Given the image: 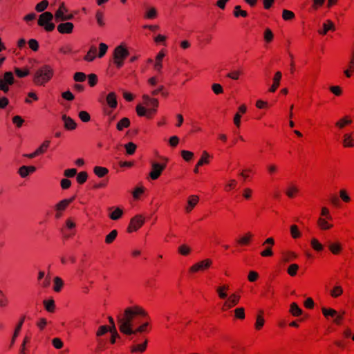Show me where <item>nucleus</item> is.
Here are the masks:
<instances>
[{"label":"nucleus","instance_id":"f257e3e1","mask_svg":"<svg viewBox=\"0 0 354 354\" xmlns=\"http://www.w3.org/2000/svg\"><path fill=\"white\" fill-rule=\"evenodd\" d=\"M148 317L147 312L140 306H133L127 308L122 314L118 316V325L120 331L127 335H133V330Z\"/></svg>","mask_w":354,"mask_h":354},{"label":"nucleus","instance_id":"f03ea898","mask_svg":"<svg viewBox=\"0 0 354 354\" xmlns=\"http://www.w3.org/2000/svg\"><path fill=\"white\" fill-rule=\"evenodd\" d=\"M54 71L51 66L45 64L39 68L33 77V82L37 86H45L53 77Z\"/></svg>","mask_w":354,"mask_h":354},{"label":"nucleus","instance_id":"7ed1b4c3","mask_svg":"<svg viewBox=\"0 0 354 354\" xmlns=\"http://www.w3.org/2000/svg\"><path fill=\"white\" fill-rule=\"evenodd\" d=\"M129 52L124 44L118 46L113 51V63L118 68L124 65V59L129 56Z\"/></svg>","mask_w":354,"mask_h":354},{"label":"nucleus","instance_id":"20e7f679","mask_svg":"<svg viewBox=\"0 0 354 354\" xmlns=\"http://www.w3.org/2000/svg\"><path fill=\"white\" fill-rule=\"evenodd\" d=\"M53 15L50 12H45L39 17L37 24L39 26L44 27L46 31L51 32L55 29V24L51 22Z\"/></svg>","mask_w":354,"mask_h":354},{"label":"nucleus","instance_id":"39448f33","mask_svg":"<svg viewBox=\"0 0 354 354\" xmlns=\"http://www.w3.org/2000/svg\"><path fill=\"white\" fill-rule=\"evenodd\" d=\"M15 83L14 75L11 71L4 73L3 77L0 79V90L6 93L9 91L10 86Z\"/></svg>","mask_w":354,"mask_h":354},{"label":"nucleus","instance_id":"423d86ee","mask_svg":"<svg viewBox=\"0 0 354 354\" xmlns=\"http://www.w3.org/2000/svg\"><path fill=\"white\" fill-rule=\"evenodd\" d=\"M165 162L158 163L156 162H151V169L149 174V177L152 180H157L162 174V171L167 167V159L165 158Z\"/></svg>","mask_w":354,"mask_h":354},{"label":"nucleus","instance_id":"0eeeda50","mask_svg":"<svg viewBox=\"0 0 354 354\" xmlns=\"http://www.w3.org/2000/svg\"><path fill=\"white\" fill-rule=\"evenodd\" d=\"M212 264V261L210 259H204L191 266L189 269V272L194 274L199 272H204L209 268Z\"/></svg>","mask_w":354,"mask_h":354},{"label":"nucleus","instance_id":"6e6552de","mask_svg":"<svg viewBox=\"0 0 354 354\" xmlns=\"http://www.w3.org/2000/svg\"><path fill=\"white\" fill-rule=\"evenodd\" d=\"M145 221V217L140 214L131 218L127 227V232L132 233L136 232L144 225Z\"/></svg>","mask_w":354,"mask_h":354},{"label":"nucleus","instance_id":"1a4fd4ad","mask_svg":"<svg viewBox=\"0 0 354 354\" xmlns=\"http://www.w3.org/2000/svg\"><path fill=\"white\" fill-rule=\"evenodd\" d=\"M275 241L272 237L266 239L262 243V246L265 247V249L260 253L262 257H272L274 253L272 248L274 245Z\"/></svg>","mask_w":354,"mask_h":354},{"label":"nucleus","instance_id":"9d476101","mask_svg":"<svg viewBox=\"0 0 354 354\" xmlns=\"http://www.w3.org/2000/svg\"><path fill=\"white\" fill-rule=\"evenodd\" d=\"M136 111L138 116H145L148 119L152 118L156 114L155 109H147L144 104H138L136 107Z\"/></svg>","mask_w":354,"mask_h":354},{"label":"nucleus","instance_id":"9b49d317","mask_svg":"<svg viewBox=\"0 0 354 354\" xmlns=\"http://www.w3.org/2000/svg\"><path fill=\"white\" fill-rule=\"evenodd\" d=\"M241 296L236 293L232 294L224 302L221 309L223 311H226L232 307L237 305L239 302Z\"/></svg>","mask_w":354,"mask_h":354},{"label":"nucleus","instance_id":"f8f14e48","mask_svg":"<svg viewBox=\"0 0 354 354\" xmlns=\"http://www.w3.org/2000/svg\"><path fill=\"white\" fill-rule=\"evenodd\" d=\"M142 104L148 109H155L157 111V109L159 105L158 99L151 97L149 95L144 94L142 96Z\"/></svg>","mask_w":354,"mask_h":354},{"label":"nucleus","instance_id":"ddd939ff","mask_svg":"<svg viewBox=\"0 0 354 354\" xmlns=\"http://www.w3.org/2000/svg\"><path fill=\"white\" fill-rule=\"evenodd\" d=\"M75 227L76 223L74 219L72 218H68L65 221V226L62 229V231L64 233L65 230H71V233L64 235L66 237H71L75 234Z\"/></svg>","mask_w":354,"mask_h":354},{"label":"nucleus","instance_id":"4468645a","mask_svg":"<svg viewBox=\"0 0 354 354\" xmlns=\"http://www.w3.org/2000/svg\"><path fill=\"white\" fill-rule=\"evenodd\" d=\"M166 54L164 50H161L156 55L155 58V63L153 68L156 71L160 73L162 68V59L165 57Z\"/></svg>","mask_w":354,"mask_h":354},{"label":"nucleus","instance_id":"2eb2a0df","mask_svg":"<svg viewBox=\"0 0 354 354\" xmlns=\"http://www.w3.org/2000/svg\"><path fill=\"white\" fill-rule=\"evenodd\" d=\"M199 201V197L196 195H192L189 196L187 198V205L185 206V212L186 213L191 212L194 208L196 206V205L198 203Z\"/></svg>","mask_w":354,"mask_h":354},{"label":"nucleus","instance_id":"dca6fc26","mask_svg":"<svg viewBox=\"0 0 354 354\" xmlns=\"http://www.w3.org/2000/svg\"><path fill=\"white\" fill-rule=\"evenodd\" d=\"M253 237L254 234L251 232H248L236 240V243L240 246H248L252 242Z\"/></svg>","mask_w":354,"mask_h":354},{"label":"nucleus","instance_id":"f3484780","mask_svg":"<svg viewBox=\"0 0 354 354\" xmlns=\"http://www.w3.org/2000/svg\"><path fill=\"white\" fill-rule=\"evenodd\" d=\"M75 198V196H73L70 198L62 200L55 205V210H59L64 212L69 205L74 201Z\"/></svg>","mask_w":354,"mask_h":354},{"label":"nucleus","instance_id":"a211bd4d","mask_svg":"<svg viewBox=\"0 0 354 354\" xmlns=\"http://www.w3.org/2000/svg\"><path fill=\"white\" fill-rule=\"evenodd\" d=\"M299 192V189L298 186L293 183H290L286 189V194L288 198H293L297 196Z\"/></svg>","mask_w":354,"mask_h":354},{"label":"nucleus","instance_id":"6ab92c4d","mask_svg":"<svg viewBox=\"0 0 354 354\" xmlns=\"http://www.w3.org/2000/svg\"><path fill=\"white\" fill-rule=\"evenodd\" d=\"M74 26L71 22L61 23L57 26V30L61 34H70L73 32Z\"/></svg>","mask_w":354,"mask_h":354},{"label":"nucleus","instance_id":"aec40b11","mask_svg":"<svg viewBox=\"0 0 354 354\" xmlns=\"http://www.w3.org/2000/svg\"><path fill=\"white\" fill-rule=\"evenodd\" d=\"M344 73L346 77L350 78L354 74V48L350 57L346 69L344 71Z\"/></svg>","mask_w":354,"mask_h":354},{"label":"nucleus","instance_id":"412c9836","mask_svg":"<svg viewBox=\"0 0 354 354\" xmlns=\"http://www.w3.org/2000/svg\"><path fill=\"white\" fill-rule=\"evenodd\" d=\"M298 257V255L292 251H283L281 252V260L283 263L293 261Z\"/></svg>","mask_w":354,"mask_h":354},{"label":"nucleus","instance_id":"4be33fe9","mask_svg":"<svg viewBox=\"0 0 354 354\" xmlns=\"http://www.w3.org/2000/svg\"><path fill=\"white\" fill-rule=\"evenodd\" d=\"M106 102L107 105L112 109H115L118 106V100H117V95L115 93L111 92L109 93L106 97Z\"/></svg>","mask_w":354,"mask_h":354},{"label":"nucleus","instance_id":"5701e85b","mask_svg":"<svg viewBox=\"0 0 354 354\" xmlns=\"http://www.w3.org/2000/svg\"><path fill=\"white\" fill-rule=\"evenodd\" d=\"M328 218L319 217L317 221L318 227L322 230H328L333 227V225L330 223Z\"/></svg>","mask_w":354,"mask_h":354},{"label":"nucleus","instance_id":"b1692460","mask_svg":"<svg viewBox=\"0 0 354 354\" xmlns=\"http://www.w3.org/2000/svg\"><path fill=\"white\" fill-rule=\"evenodd\" d=\"M36 171L35 166H21L18 171L19 174L22 178H26L30 174H32Z\"/></svg>","mask_w":354,"mask_h":354},{"label":"nucleus","instance_id":"393cba45","mask_svg":"<svg viewBox=\"0 0 354 354\" xmlns=\"http://www.w3.org/2000/svg\"><path fill=\"white\" fill-rule=\"evenodd\" d=\"M282 77V74L280 71H277L275 73L273 77V83L271 87L269 88V91L271 93H274L277 89L279 88L280 85V81Z\"/></svg>","mask_w":354,"mask_h":354},{"label":"nucleus","instance_id":"a878e982","mask_svg":"<svg viewBox=\"0 0 354 354\" xmlns=\"http://www.w3.org/2000/svg\"><path fill=\"white\" fill-rule=\"evenodd\" d=\"M147 339H145L142 344H134L131 346V353H142L147 348Z\"/></svg>","mask_w":354,"mask_h":354},{"label":"nucleus","instance_id":"bb28decb","mask_svg":"<svg viewBox=\"0 0 354 354\" xmlns=\"http://www.w3.org/2000/svg\"><path fill=\"white\" fill-rule=\"evenodd\" d=\"M352 123V120L349 116L346 115L337 120L335 126L339 129H343L346 126L350 125Z\"/></svg>","mask_w":354,"mask_h":354},{"label":"nucleus","instance_id":"cd10ccee","mask_svg":"<svg viewBox=\"0 0 354 354\" xmlns=\"http://www.w3.org/2000/svg\"><path fill=\"white\" fill-rule=\"evenodd\" d=\"M342 145L345 148L354 147V138L352 133H345L342 137Z\"/></svg>","mask_w":354,"mask_h":354},{"label":"nucleus","instance_id":"c85d7f7f","mask_svg":"<svg viewBox=\"0 0 354 354\" xmlns=\"http://www.w3.org/2000/svg\"><path fill=\"white\" fill-rule=\"evenodd\" d=\"M62 120L64 122V127L67 130H74L76 129L77 124L69 116L64 115L62 116Z\"/></svg>","mask_w":354,"mask_h":354},{"label":"nucleus","instance_id":"c756f323","mask_svg":"<svg viewBox=\"0 0 354 354\" xmlns=\"http://www.w3.org/2000/svg\"><path fill=\"white\" fill-rule=\"evenodd\" d=\"M265 324V319L263 317V310H260L256 318V322L254 324V328L257 330H260L262 329Z\"/></svg>","mask_w":354,"mask_h":354},{"label":"nucleus","instance_id":"7c9ffc66","mask_svg":"<svg viewBox=\"0 0 354 354\" xmlns=\"http://www.w3.org/2000/svg\"><path fill=\"white\" fill-rule=\"evenodd\" d=\"M45 272L44 271H39L38 273L37 280L41 287L46 288H48L50 284V279L49 277H46L42 281L41 279L44 277Z\"/></svg>","mask_w":354,"mask_h":354},{"label":"nucleus","instance_id":"2f4dec72","mask_svg":"<svg viewBox=\"0 0 354 354\" xmlns=\"http://www.w3.org/2000/svg\"><path fill=\"white\" fill-rule=\"evenodd\" d=\"M335 31V24L334 23L330 20H327L324 24H323V30H319V33L322 35H325L327 34L328 31Z\"/></svg>","mask_w":354,"mask_h":354},{"label":"nucleus","instance_id":"473e14b6","mask_svg":"<svg viewBox=\"0 0 354 354\" xmlns=\"http://www.w3.org/2000/svg\"><path fill=\"white\" fill-rule=\"evenodd\" d=\"M142 321L143 319H142V322L140 324V325L139 326H137L135 329L133 330V335H136L138 333L149 332V323L148 322L143 323Z\"/></svg>","mask_w":354,"mask_h":354},{"label":"nucleus","instance_id":"72a5a7b5","mask_svg":"<svg viewBox=\"0 0 354 354\" xmlns=\"http://www.w3.org/2000/svg\"><path fill=\"white\" fill-rule=\"evenodd\" d=\"M230 287L227 284H224L223 286H218L216 288V292L220 299H224L227 297V291L229 290Z\"/></svg>","mask_w":354,"mask_h":354},{"label":"nucleus","instance_id":"f704fd0d","mask_svg":"<svg viewBox=\"0 0 354 354\" xmlns=\"http://www.w3.org/2000/svg\"><path fill=\"white\" fill-rule=\"evenodd\" d=\"M328 249L332 254L337 255L341 253L342 250V244L339 242L332 243L329 244Z\"/></svg>","mask_w":354,"mask_h":354},{"label":"nucleus","instance_id":"c9c22d12","mask_svg":"<svg viewBox=\"0 0 354 354\" xmlns=\"http://www.w3.org/2000/svg\"><path fill=\"white\" fill-rule=\"evenodd\" d=\"M64 281L59 277H55L53 279V290L59 292L64 287Z\"/></svg>","mask_w":354,"mask_h":354},{"label":"nucleus","instance_id":"e433bc0d","mask_svg":"<svg viewBox=\"0 0 354 354\" xmlns=\"http://www.w3.org/2000/svg\"><path fill=\"white\" fill-rule=\"evenodd\" d=\"M67 12V8L64 6V3H62L55 12V20L57 21H63L62 18L64 17H65V15H66L65 12Z\"/></svg>","mask_w":354,"mask_h":354},{"label":"nucleus","instance_id":"4c0bfd02","mask_svg":"<svg viewBox=\"0 0 354 354\" xmlns=\"http://www.w3.org/2000/svg\"><path fill=\"white\" fill-rule=\"evenodd\" d=\"M97 55V48L94 46H92L89 50L87 52V54L84 56V60L87 62H92L95 57Z\"/></svg>","mask_w":354,"mask_h":354},{"label":"nucleus","instance_id":"58836bf2","mask_svg":"<svg viewBox=\"0 0 354 354\" xmlns=\"http://www.w3.org/2000/svg\"><path fill=\"white\" fill-rule=\"evenodd\" d=\"M43 304L45 309L49 313H54L55 310V304L53 299L44 300Z\"/></svg>","mask_w":354,"mask_h":354},{"label":"nucleus","instance_id":"ea45409f","mask_svg":"<svg viewBox=\"0 0 354 354\" xmlns=\"http://www.w3.org/2000/svg\"><path fill=\"white\" fill-rule=\"evenodd\" d=\"M209 163V155L206 151H203L200 160L197 162L198 167H201L204 165Z\"/></svg>","mask_w":354,"mask_h":354},{"label":"nucleus","instance_id":"a19ab883","mask_svg":"<svg viewBox=\"0 0 354 354\" xmlns=\"http://www.w3.org/2000/svg\"><path fill=\"white\" fill-rule=\"evenodd\" d=\"M93 172L98 177L102 178L108 174L109 170L106 167L96 166L93 169Z\"/></svg>","mask_w":354,"mask_h":354},{"label":"nucleus","instance_id":"79ce46f5","mask_svg":"<svg viewBox=\"0 0 354 354\" xmlns=\"http://www.w3.org/2000/svg\"><path fill=\"white\" fill-rule=\"evenodd\" d=\"M124 212H123V210L120 208V207H116L114 211H113L110 214H109V218L111 219V220H114V221H116V220H118L120 219L122 215H123Z\"/></svg>","mask_w":354,"mask_h":354},{"label":"nucleus","instance_id":"37998d69","mask_svg":"<svg viewBox=\"0 0 354 354\" xmlns=\"http://www.w3.org/2000/svg\"><path fill=\"white\" fill-rule=\"evenodd\" d=\"M130 125V120L128 118H122L117 124V129L122 131L124 128L129 127Z\"/></svg>","mask_w":354,"mask_h":354},{"label":"nucleus","instance_id":"c03bdc74","mask_svg":"<svg viewBox=\"0 0 354 354\" xmlns=\"http://www.w3.org/2000/svg\"><path fill=\"white\" fill-rule=\"evenodd\" d=\"M14 71L16 75L20 78L26 77L30 74V71L28 68H19L15 67Z\"/></svg>","mask_w":354,"mask_h":354},{"label":"nucleus","instance_id":"a18cd8bd","mask_svg":"<svg viewBox=\"0 0 354 354\" xmlns=\"http://www.w3.org/2000/svg\"><path fill=\"white\" fill-rule=\"evenodd\" d=\"M50 144V140H45L42 142V144L36 149L37 152L38 153V155H41L45 153Z\"/></svg>","mask_w":354,"mask_h":354},{"label":"nucleus","instance_id":"49530a36","mask_svg":"<svg viewBox=\"0 0 354 354\" xmlns=\"http://www.w3.org/2000/svg\"><path fill=\"white\" fill-rule=\"evenodd\" d=\"M290 313L295 317H298L301 315L302 310L299 307L296 303H292L290 304Z\"/></svg>","mask_w":354,"mask_h":354},{"label":"nucleus","instance_id":"de8ad7c7","mask_svg":"<svg viewBox=\"0 0 354 354\" xmlns=\"http://www.w3.org/2000/svg\"><path fill=\"white\" fill-rule=\"evenodd\" d=\"M310 245L313 249L317 252H322L324 250V245L316 238L311 239Z\"/></svg>","mask_w":354,"mask_h":354},{"label":"nucleus","instance_id":"09e8293b","mask_svg":"<svg viewBox=\"0 0 354 354\" xmlns=\"http://www.w3.org/2000/svg\"><path fill=\"white\" fill-rule=\"evenodd\" d=\"M322 312L326 318L335 317L337 315V312L335 310L325 307L322 308Z\"/></svg>","mask_w":354,"mask_h":354},{"label":"nucleus","instance_id":"8fccbe9b","mask_svg":"<svg viewBox=\"0 0 354 354\" xmlns=\"http://www.w3.org/2000/svg\"><path fill=\"white\" fill-rule=\"evenodd\" d=\"M157 16L158 12L154 7H151L149 9H148L145 14V18L149 19H156Z\"/></svg>","mask_w":354,"mask_h":354},{"label":"nucleus","instance_id":"3c124183","mask_svg":"<svg viewBox=\"0 0 354 354\" xmlns=\"http://www.w3.org/2000/svg\"><path fill=\"white\" fill-rule=\"evenodd\" d=\"M290 234L291 236L295 239H299L301 236V233L297 225H292L290 226Z\"/></svg>","mask_w":354,"mask_h":354},{"label":"nucleus","instance_id":"603ef678","mask_svg":"<svg viewBox=\"0 0 354 354\" xmlns=\"http://www.w3.org/2000/svg\"><path fill=\"white\" fill-rule=\"evenodd\" d=\"M343 293V289L340 286H335L330 292V295L333 298L341 296Z\"/></svg>","mask_w":354,"mask_h":354},{"label":"nucleus","instance_id":"864d4df0","mask_svg":"<svg viewBox=\"0 0 354 354\" xmlns=\"http://www.w3.org/2000/svg\"><path fill=\"white\" fill-rule=\"evenodd\" d=\"M118 235V232L116 230H112L109 234H107L105 237V243L106 244L112 243L114 240L116 239Z\"/></svg>","mask_w":354,"mask_h":354},{"label":"nucleus","instance_id":"5fc2aeb1","mask_svg":"<svg viewBox=\"0 0 354 354\" xmlns=\"http://www.w3.org/2000/svg\"><path fill=\"white\" fill-rule=\"evenodd\" d=\"M299 268V266L296 263L290 264L287 269V272L290 277H295L297 274Z\"/></svg>","mask_w":354,"mask_h":354},{"label":"nucleus","instance_id":"6e6d98bb","mask_svg":"<svg viewBox=\"0 0 354 354\" xmlns=\"http://www.w3.org/2000/svg\"><path fill=\"white\" fill-rule=\"evenodd\" d=\"M233 13H234V15L235 17H246L248 15L247 11L243 10L241 9L240 6H236L234 7Z\"/></svg>","mask_w":354,"mask_h":354},{"label":"nucleus","instance_id":"4d7b16f0","mask_svg":"<svg viewBox=\"0 0 354 354\" xmlns=\"http://www.w3.org/2000/svg\"><path fill=\"white\" fill-rule=\"evenodd\" d=\"M124 147H125L127 153L129 155H132L135 153L137 146L133 142H130L124 145Z\"/></svg>","mask_w":354,"mask_h":354},{"label":"nucleus","instance_id":"13d9d810","mask_svg":"<svg viewBox=\"0 0 354 354\" xmlns=\"http://www.w3.org/2000/svg\"><path fill=\"white\" fill-rule=\"evenodd\" d=\"M48 6V1L47 0H43L36 5L35 10L38 12H41L45 10L47 8Z\"/></svg>","mask_w":354,"mask_h":354},{"label":"nucleus","instance_id":"bf43d9fd","mask_svg":"<svg viewBox=\"0 0 354 354\" xmlns=\"http://www.w3.org/2000/svg\"><path fill=\"white\" fill-rule=\"evenodd\" d=\"M88 178V174L86 171H81L77 176V182L82 185L84 184Z\"/></svg>","mask_w":354,"mask_h":354},{"label":"nucleus","instance_id":"052dcab7","mask_svg":"<svg viewBox=\"0 0 354 354\" xmlns=\"http://www.w3.org/2000/svg\"><path fill=\"white\" fill-rule=\"evenodd\" d=\"M339 197L340 198L346 203H348L351 202V197L348 196L347 191L344 189H342L339 190Z\"/></svg>","mask_w":354,"mask_h":354},{"label":"nucleus","instance_id":"680f3d73","mask_svg":"<svg viewBox=\"0 0 354 354\" xmlns=\"http://www.w3.org/2000/svg\"><path fill=\"white\" fill-rule=\"evenodd\" d=\"M243 74V72L241 71H233L227 74V77L234 80H237L239 79V77Z\"/></svg>","mask_w":354,"mask_h":354},{"label":"nucleus","instance_id":"e2e57ef3","mask_svg":"<svg viewBox=\"0 0 354 354\" xmlns=\"http://www.w3.org/2000/svg\"><path fill=\"white\" fill-rule=\"evenodd\" d=\"M319 217L328 218L329 221L333 219L329 209L326 207H323L322 208Z\"/></svg>","mask_w":354,"mask_h":354},{"label":"nucleus","instance_id":"0e129e2a","mask_svg":"<svg viewBox=\"0 0 354 354\" xmlns=\"http://www.w3.org/2000/svg\"><path fill=\"white\" fill-rule=\"evenodd\" d=\"M236 180L234 179H232L225 185L224 189L225 192H228L232 189H234L236 187Z\"/></svg>","mask_w":354,"mask_h":354},{"label":"nucleus","instance_id":"69168bd1","mask_svg":"<svg viewBox=\"0 0 354 354\" xmlns=\"http://www.w3.org/2000/svg\"><path fill=\"white\" fill-rule=\"evenodd\" d=\"M182 158L187 162L190 161L194 157V153L187 150L181 151Z\"/></svg>","mask_w":354,"mask_h":354},{"label":"nucleus","instance_id":"338daca9","mask_svg":"<svg viewBox=\"0 0 354 354\" xmlns=\"http://www.w3.org/2000/svg\"><path fill=\"white\" fill-rule=\"evenodd\" d=\"M282 17L284 20H292L295 18V14L293 12L288 10H283L282 13Z\"/></svg>","mask_w":354,"mask_h":354},{"label":"nucleus","instance_id":"774afa93","mask_svg":"<svg viewBox=\"0 0 354 354\" xmlns=\"http://www.w3.org/2000/svg\"><path fill=\"white\" fill-rule=\"evenodd\" d=\"M235 317L239 319H245V310L243 308H237L234 310Z\"/></svg>","mask_w":354,"mask_h":354}]
</instances>
